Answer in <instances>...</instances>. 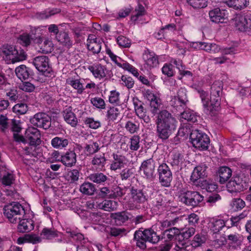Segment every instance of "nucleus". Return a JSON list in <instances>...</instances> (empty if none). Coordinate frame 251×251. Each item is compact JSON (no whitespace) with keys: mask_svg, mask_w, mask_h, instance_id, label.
I'll return each mask as SVG.
<instances>
[{"mask_svg":"<svg viewBox=\"0 0 251 251\" xmlns=\"http://www.w3.org/2000/svg\"><path fill=\"white\" fill-rule=\"evenodd\" d=\"M150 106L151 112L153 115L157 114L156 136L162 141L166 140L176 129L177 121L167 110H160L162 103L159 97L150 102Z\"/></svg>","mask_w":251,"mask_h":251,"instance_id":"f257e3e1","label":"nucleus"},{"mask_svg":"<svg viewBox=\"0 0 251 251\" xmlns=\"http://www.w3.org/2000/svg\"><path fill=\"white\" fill-rule=\"evenodd\" d=\"M25 214L24 207L17 201L10 202L3 207V214L11 223H16Z\"/></svg>","mask_w":251,"mask_h":251,"instance_id":"f03ea898","label":"nucleus"},{"mask_svg":"<svg viewBox=\"0 0 251 251\" xmlns=\"http://www.w3.org/2000/svg\"><path fill=\"white\" fill-rule=\"evenodd\" d=\"M13 137L15 141L24 144L28 143L31 145H38L41 142L40 131L33 127H29L26 129L25 137L18 133H14Z\"/></svg>","mask_w":251,"mask_h":251,"instance_id":"7ed1b4c3","label":"nucleus"},{"mask_svg":"<svg viewBox=\"0 0 251 251\" xmlns=\"http://www.w3.org/2000/svg\"><path fill=\"white\" fill-rule=\"evenodd\" d=\"M248 186L247 179L242 174L234 175L226 184L227 190L230 193L243 191Z\"/></svg>","mask_w":251,"mask_h":251,"instance_id":"20e7f679","label":"nucleus"},{"mask_svg":"<svg viewBox=\"0 0 251 251\" xmlns=\"http://www.w3.org/2000/svg\"><path fill=\"white\" fill-rule=\"evenodd\" d=\"M190 139L193 147L201 151L207 150L210 143L208 136L199 130H194L191 132Z\"/></svg>","mask_w":251,"mask_h":251,"instance_id":"39448f33","label":"nucleus"},{"mask_svg":"<svg viewBox=\"0 0 251 251\" xmlns=\"http://www.w3.org/2000/svg\"><path fill=\"white\" fill-rule=\"evenodd\" d=\"M223 84L221 81H215L211 85L210 90V101L212 108L218 112L220 109L221 97L223 95Z\"/></svg>","mask_w":251,"mask_h":251,"instance_id":"423d86ee","label":"nucleus"},{"mask_svg":"<svg viewBox=\"0 0 251 251\" xmlns=\"http://www.w3.org/2000/svg\"><path fill=\"white\" fill-rule=\"evenodd\" d=\"M130 193L132 202L129 206L130 209H140L145 208V203L148 199L143 190L132 187L130 189Z\"/></svg>","mask_w":251,"mask_h":251,"instance_id":"0eeeda50","label":"nucleus"},{"mask_svg":"<svg viewBox=\"0 0 251 251\" xmlns=\"http://www.w3.org/2000/svg\"><path fill=\"white\" fill-rule=\"evenodd\" d=\"M179 200L187 206L198 205L203 200V196L197 191H188L179 196Z\"/></svg>","mask_w":251,"mask_h":251,"instance_id":"6e6552de","label":"nucleus"},{"mask_svg":"<svg viewBox=\"0 0 251 251\" xmlns=\"http://www.w3.org/2000/svg\"><path fill=\"white\" fill-rule=\"evenodd\" d=\"M159 181L162 186L169 187L173 179L172 172L166 163H162L157 169Z\"/></svg>","mask_w":251,"mask_h":251,"instance_id":"1a4fd4ad","label":"nucleus"},{"mask_svg":"<svg viewBox=\"0 0 251 251\" xmlns=\"http://www.w3.org/2000/svg\"><path fill=\"white\" fill-rule=\"evenodd\" d=\"M31 123L38 127L45 129L49 128L51 126V117L44 112H38L30 118Z\"/></svg>","mask_w":251,"mask_h":251,"instance_id":"9d476101","label":"nucleus"},{"mask_svg":"<svg viewBox=\"0 0 251 251\" xmlns=\"http://www.w3.org/2000/svg\"><path fill=\"white\" fill-rule=\"evenodd\" d=\"M234 25L241 31H246L251 29V14L246 13L238 14L234 19Z\"/></svg>","mask_w":251,"mask_h":251,"instance_id":"9b49d317","label":"nucleus"},{"mask_svg":"<svg viewBox=\"0 0 251 251\" xmlns=\"http://www.w3.org/2000/svg\"><path fill=\"white\" fill-rule=\"evenodd\" d=\"M33 64L36 68L40 72H42L45 75H48L52 71L51 68L49 65V59L48 57L42 55L35 57L33 61Z\"/></svg>","mask_w":251,"mask_h":251,"instance_id":"f8f14e48","label":"nucleus"},{"mask_svg":"<svg viewBox=\"0 0 251 251\" xmlns=\"http://www.w3.org/2000/svg\"><path fill=\"white\" fill-rule=\"evenodd\" d=\"M176 226H177L165 229L161 234V238L168 242H171L177 238L180 239L181 231H183L184 228L182 226V224H177Z\"/></svg>","mask_w":251,"mask_h":251,"instance_id":"ddd939ff","label":"nucleus"},{"mask_svg":"<svg viewBox=\"0 0 251 251\" xmlns=\"http://www.w3.org/2000/svg\"><path fill=\"white\" fill-rule=\"evenodd\" d=\"M155 162L152 158H151L144 160L142 163L140 170L143 172L145 177L152 180L155 177Z\"/></svg>","mask_w":251,"mask_h":251,"instance_id":"4468645a","label":"nucleus"},{"mask_svg":"<svg viewBox=\"0 0 251 251\" xmlns=\"http://www.w3.org/2000/svg\"><path fill=\"white\" fill-rule=\"evenodd\" d=\"M211 21L215 23H225L228 21V12L225 9L216 8L209 12Z\"/></svg>","mask_w":251,"mask_h":251,"instance_id":"2eb2a0df","label":"nucleus"},{"mask_svg":"<svg viewBox=\"0 0 251 251\" xmlns=\"http://www.w3.org/2000/svg\"><path fill=\"white\" fill-rule=\"evenodd\" d=\"M198 92L202 103L204 112L206 114L212 116L215 115L216 114V111L212 108V104L213 103L210 101V100H209L207 97V93L202 89L198 90Z\"/></svg>","mask_w":251,"mask_h":251,"instance_id":"dca6fc26","label":"nucleus"},{"mask_svg":"<svg viewBox=\"0 0 251 251\" xmlns=\"http://www.w3.org/2000/svg\"><path fill=\"white\" fill-rule=\"evenodd\" d=\"M188 102L187 91L184 88H181L177 92V96L171 100V104L174 107L186 105Z\"/></svg>","mask_w":251,"mask_h":251,"instance_id":"f3484780","label":"nucleus"},{"mask_svg":"<svg viewBox=\"0 0 251 251\" xmlns=\"http://www.w3.org/2000/svg\"><path fill=\"white\" fill-rule=\"evenodd\" d=\"M113 157L114 160L110 166V168L111 170L116 171L118 169H121L127 165L128 160L125 156L113 153Z\"/></svg>","mask_w":251,"mask_h":251,"instance_id":"a211bd4d","label":"nucleus"},{"mask_svg":"<svg viewBox=\"0 0 251 251\" xmlns=\"http://www.w3.org/2000/svg\"><path fill=\"white\" fill-rule=\"evenodd\" d=\"M207 168L205 164H201L195 168L191 176V180L195 185L198 183L201 178L206 176Z\"/></svg>","mask_w":251,"mask_h":251,"instance_id":"6ab92c4d","label":"nucleus"},{"mask_svg":"<svg viewBox=\"0 0 251 251\" xmlns=\"http://www.w3.org/2000/svg\"><path fill=\"white\" fill-rule=\"evenodd\" d=\"M143 58L148 69L156 67L159 64L158 56L154 52L149 50L145 51L143 55Z\"/></svg>","mask_w":251,"mask_h":251,"instance_id":"aec40b11","label":"nucleus"},{"mask_svg":"<svg viewBox=\"0 0 251 251\" xmlns=\"http://www.w3.org/2000/svg\"><path fill=\"white\" fill-rule=\"evenodd\" d=\"M70 143V138L68 136H56L51 140V145L55 149H63Z\"/></svg>","mask_w":251,"mask_h":251,"instance_id":"412c9836","label":"nucleus"},{"mask_svg":"<svg viewBox=\"0 0 251 251\" xmlns=\"http://www.w3.org/2000/svg\"><path fill=\"white\" fill-rule=\"evenodd\" d=\"M88 69L96 78L100 79L106 76V68L100 64H95L89 66Z\"/></svg>","mask_w":251,"mask_h":251,"instance_id":"4be33fe9","label":"nucleus"},{"mask_svg":"<svg viewBox=\"0 0 251 251\" xmlns=\"http://www.w3.org/2000/svg\"><path fill=\"white\" fill-rule=\"evenodd\" d=\"M2 53L3 58L7 63H12L16 53H17V47L12 45H6L3 46Z\"/></svg>","mask_w":251,"mask_h":251,"instance_id":"5701e85b","label":"nucleus"},{"mask_svg":"<svg viewBox=\"0 0 251 251\" xmlns=\"http://www.w3.org/2000/svg\"><path fill=\"white\" fill-rule=\"evenodd\" d=\"M60 160L64 165L71 167L75 165L76 162V155L74 151H70L61 155Z\"/></svg>","mask_w":251,"mask_h":251,"instance_id":"b1692460","label":"nucleus"},{"mask_svg":"<svg viewBox=\"0 0 251 251\" xmlns=\"http://www.w3.org/2000/svg\"><path fill=\"white\" fill-rule=\"evenodd\" d=\"M15 72L17 76L22 81L27 79L32 75V72L30 68L24 65H21L16 67Z\"/></svg>","mask_w":251,"mask_h":251,"instance_id":"393cba45","label":"nucleus"},{"mask_svg":"<svg viewBox=\"0 0 251 251\" xmlns=\"http://www.w3.org/2000/svg\"><path fill=\"white\" fill-rule=\"evenodd\" d=\"M226 240L229 247L233 249H237L241 245L243 238L240 234L234 233L228 235Z\"/></svg>","mask_w":251,"mask_h":251,"instance_id":"a878e982","label":"nucleus"},{"mask_svg":"<svg viewBox=\"0 0 251 251\" xmlns=\"http://www.w3.org/2000/svg\"><path fill=\"white\" fill-rule=\"evenodd\" d=\"M232 174V171L228 167L224 166L220 167L218 170L220 183H226L231 177Z\"/></svg>","mask_w":251,"mask_h":251,"instance_id":"bb28decb","label":"nucleus"},{"mask_svg":"<svg viewBox=\"0 0 251 251\" xmlns=\"http://www.w3.org/2000/svg\"><path fill=\"white\" fill-rule=\"evenodd\" d=\"M18 226V231L22 233L28 232L34 228L33 221L30 219H20Z\"/></svg>","mask_w":251,"mask_h":251,"instance_id":"cd10ccee","label":"nucleus"},{"mask_svg":"<svg viewBox=\"0 0 251 251\" xmlns=\"http://www.w3.org/2000/svg\"><path fill=\"white\" fill-rule=\"evenodd\" d=\"M133 241L135 242L136 246L140 249H145L146 248V241L144 230H136L134 232Z\"/></svg>","mask_w":251,"mask_h":251,"instance_id":"c85d7f7f","label":"nucleus"},{"mask_svg":"<svg viewBox=\"0 0 251 251\" xmlns=\"http://www.w3.org/2000/svg\"><path fill=\"white\" fill-rule=\"evenodd\" d=\"M106 160L104 154H97L93 158L91 163L96 170L102 171L104 168Z\"/></svg>","mask_w":251,"mask_h":251,"instance_id":"c756f323","label":"nucleus"},{"mask_svg":"<svg viewBox=\"0 0 251 251\" xmlns=\"http://www.w3.org/2000/svg\"><path fill=\"white\" fill-rule=\"evenodd\" d=\"M151 204L154 210L161 211L166 206L165 201L161 194H157L152 198Z\"/></svg>","mask_w":251,"mask_h":251,"instance_id":"7c9ffc66","label":"nucleus"},{"mask_svg":"<svg viewBox=\"0 0 251 251\" xmlns=\"http://www.w3.org/2000/svg\"><path fill=\"white\" fill-rule=\"evenodd\" d=\"M111 218L114 220L115 223L117 225H121L128 219V213L125 211L112 213Z\"/></svg>","mask_w":251,"mask_h":251,"instance_id":"2f4dec72","label":"nucleus"},{"mask_svg":"<svg viewBox=\"0 0 251 251\" xmlns=\"http://www.w3.org/2000/svg\"><path fill=\"white\" fill-rule=\"evenodd\" d=\"M196 186L200 187L207 192H213L217 188V185L211 180H200Z\"/></svg>","mask_w":251,"mask_h":251,"instance_id":"473e14b6","label":"nucleus"},{"mask_svg":"<svg viewBox=\"0 0 251 251\" xmlns=\"http://www.w3.org/2000/svg\"><path fill=\"white\" fill-rule=\"evenodd\" d=\"M79 191L83 195L92 196L94 194L96 188L92 183L84 182L80 186Z\"/></svg>","mask_w":251,"mask_h":251,"instance_id":"72a5a7b5","label":"nucleus"},{"mask_svg":"<svg viewBox=\"0 0 251 251\" xmlns=\"http://www.w3.org/2000/svg\"><path fill=\"white\" fill-rule=\"evenodd\" d=\"M39 46L40 51L44 53H49L52 51L53 49V44L50 40L45 39L44 40L39 39Z\"/></svg>","mask_w":251,"mask_h":251,"instance_id":"f704fd0d","label":"nucleus"},{"mask_svg":"<svg viewBox=\"0 0 251 251\" xmlns=\"http://www.w3.org/2000/svg\"><path fill=\"white\" fill-rule=\"evenodd\" d=\"M57 40L62 45L67 48H70L73 45V42L70 40L67 33L60 31L56 36Z\"/></svg>","mask_w":251,"mask_h":251,"instance_id":"c9c22d12","label":"nucleus"},{"mask_svg":"<svg viewBox=\"0 0 251 251\" xmlns=\"http://www.w3.org/2000/svg\"><path fill=\"white\" fill-rule=\"evenodd\" d=\"M235 50L234 48H226L222 50V56L220 57H216L214 59L216 63L223 64L229 59V58L226 56L228 54H233L235 53Z\"/></svg>","mask_w":251,"mask_h":251,"instance_id":"e433bc0d","label":"nucleus"},{"mask_svg":"<svg viewBox=\"0 0 251 251\" xmlns=\"http://www.w3.org/2000/svg\"><path fill=\"white\" fill-rule=\"evenodd\" d=\"M146 241L152 244L157 243L160 239L159 236L151 228H147L144 230Z\"/></svg>","mask_w":251,"mask_h":251,"instance_id":"4c0bfd02","label":"nucleus"},{"mask_svg":"<svg viewBox=\"0 0 251 251\" xmlns=\"http://www.w3.org/2000/svg\"><path fill=\"white\" fill-rule=\"evenodd\" d=\"M249 2L247 0H228L226 1V4L229 7L235 10H241L246 7Z\"/></svg>","mask_w":251,"mask_h":251,"instance_id":"58836bf2","label":"nucleus"},{"mask_svg":"<svg viewBox=\"0 0 251 251\" xmlns=\"http://www.w3.org/2000/svg\"><path fill=\"white\" fill-rule=\"evenodd\" d=\"M183 156L178 151H173L170 155L168 163L172 166H178L183 162Z\"/></svg>","mask_w":251,"mask_h":251,"instance_id":"ea45409f","label":"nucleus"},{"mask_svg":"<svg viewBox=\"0 0 251 251\" xmlns=\"http://www.w3.org/2000/svg\"><path fill=\"white\" fill-rule=\"evenodd\" d=\"M89 179L98 184L103 185L108 179V177L102 173H95L89 176Z\"/></svg>","mask_w":251,"mask_h":251,"instance_id":"a19ab883","label":"nucleus"},{"mask_svg":"<svg viewBox=\"0 0 251 251\" xmlns=\"http://www.w3.org/2000/svg\"><path fill=\"white\" fill-rule=\"evenodd\" d=\"M133 103L136 114L139 118H143L146 113V109L143 106V103L137 98H133Z\"/></svg>","mask_w":251,"mask_h":251,"instance_id":"79ce46f5","label":"nucleus"},{"mask_svg":"<svg viewBox=\"0 0 251 251\" xmlns=\"http://www.w3.org/2000/svg\"><path fill=\"white\" fill-rule=\"evenodd\" d=\"M183 221V218L176 217L172 220H164L159 222L160 224V229L165 230L168 229L172 226L177 225V224H182Z\"/></svg>","mask_w":251,"mask_h":251,"instance_id":"37998d69","label":"nucleus"},{"mask_svg":"<svg viewBox=\"0 0 251 251\" xmlns=\"http://www.w3.org/2000/svg\"><path fill=\"white\" fill-rule=\"evenodd\" d=\"M117 205V202L111 200H104L99 204L100 208L107 211L116 210Z\"/></svg>","mask_w":251,"mask_h":251,"instance_id":"c03bdc74","label":"nucleus"},{"mask_svg":"<svg viewBox=\"0 0 251 251\" xmlns=\"http://www.w3.org/2000/svg\"><path fill=\"white\" fill-rule=\"evenodd\" d=\"M64 118L65 121L71 125L72 126L75 127L77 124V119L75 114L71 110L66 109L64 111Z\"/></svg>","mask_w":251,"mask_h":251,"instance_id":"a18cd8bd","label":"nucleus"},{"mask_svg":"<svg viewBox=\"0 0 251 251\" xmlns=\"http://www.w3.org/2000/svg\"><path fill=\"white\" fill-rule=\"evenodd\" d=\"M100 150L99 144L97 142H90L89 144H86L84 147V151L89 156L97 152Z\"/></svg>","mask_w":251,"mask_h":251,"instance_id":"49530a36","label":"nucleus"},{"mask_svg":"<svg viewBox=\"0 0 251 251\" xmlns=\"http://www.w3.org/2000/svg\"><path fill=\"white\" fill-rule=\"evenodd\" d=\"M181 118L188 122L194 123L198 121L199 117L193 111L187 109L181 113Z\"/></svg>","mask_w":251,"mask_h":251,"instance_id":"de8ad7c7","label":"nucleus"},{"mask_svg":"<svg viewBox=\"0 0 251 251\" xmlns=\"http://www.w3.org/2000/svg\"><path fill=\"white\" fill-rule=\"evenodd\" d=\"M67 83L75 89H76L78 94H82L85 90V88L83 87L82 83L80 82L79 79H68L67 80Z\"/></svg>","mask_w":251,"mask_h":251,"instance_id":"09e8293b","label":"nucleus"},{"mask_svg":"<svg viewBox=\"0 0 251 251\" xmlns=\"http://www.w3.org/2000/svg\"><path fill=\"white\" fill-rule=\"evenodd\" d=\"M121 110L119 107H111L107 112L106 117L109 121L116 120L120 114Z\"/></svg>","mask_w":251,"mask_h":251,"instance_id":"8fccbe9b","label":"nucleus"},{"mask_svg":"<svg viewBox=\"0 0 251 251\" xmlns=\"http://www.w3.org/2000/svg\"><path fill=\"white\" fill-rule=\"evenodd\" d=\"M139 123L138 122L128 121L126 122L125 127L131 134L137 133L139 130Z\"/></svg>","mask_w":251,"mask_h":251,"instance_id":"3c124183","label":"nucleus"},{"mask_svg":"<svg viewBox=\"0 0 251 251\" xmlns=\"http://www.w3.org/2000/svg\"><path fill=\"white\" fill-rule=\"evenodd\" d=\"M83 121L86 126L92 129H96L101 126V123L93 118L86 117Z\"/></svg>","mask_w":251,"mask_h":251,"instance_id":"603ef678","label":"nucleus"},{"mask_svg":"<svg viewBox=\"0 0 251 251\" xmlns=\"http://www.w3.org/2000/svg\"><path fill=\"white\" fill-rule=\"evenodd\" d=\"M225 226L226 223L223 220H216L211 223V230H212L214 233H217Z\"/></svg>","mask_w":251,"mask_h":251,"instance_id":"864d4df0","label":"nucleus"},{"mask_svg":"<svg viewBox=\"0 0 251 251\" xmlns=\"http://www.w3.org/2000/svg\"><path fill=\"white\" fill-rule=\"evenodd\" d=\"M41 236L46 239H51L58 236V232L54 229L44 228L41 233Z\"/></svg>","mask_w":251,"mask_h":251,"instance_id":"5fc2aeb1","label":"nucleus"},{"mask_svg":"<svg viewBox=\"0 0 251 251\" xmlns=\"http://www.w3.org/2000/svg\"><path fill=\"white\" fill-rule=\"evenodd\" d=\"M180 218H183V221L182 223V226L184 223L187 220L189 224L193 226H195L198 224L199 221V217L196 214L193 213L188 215V217L186 218L184 216L180 217Z\"/></svg>","mask_w":251,"mask_h":251,"instance_id":"6e6d98bb","label":"nucleus"},{"mask_svg":"<svg viewBox=\"0 0 251 251\" xmlns=\"http://www.w3.org/2000/svg\"><path fill=\"white\" fill-rule=\"evenodd\" d=\"M189 5L195 9L203 8L207 6L208 0H187Z\"/></svg>","mask_w":251,"mask_h":251,"instance_id":"4d7b16f0","label":"nucleus"},{"mask_svg":"<svg viewBox=\"0 0 251 251\" xmlns=\"http://www.w3.org/2000/svg\"><path fill=\"white\" fill-rule=\"evenodd\" d=\"M17 53H16L13 57L12 63L22 61L26 59L27 54L23 49L17 47Z\"/></svg>","mask_w":251,"mask_h":251,"instance_id":"13d9d810","label":"nucleus"},{"mask_svg":"<svg viewBox=\"0 0 251 251\" xmlns=\"http://www.w3.org/2000/svg\"><path fill=\"white\" fill-rule=\"evenodd\" d=\"M101 43L100 40L97 41H93V42H90V43L87 44V49L92 51L95 54L99 53L101 50Z\"/></svg>","mask_w":251,"mask_h":251,"instance_id":"bf43d9fd","label":"nucleus"},{"mask_svg":"<svg viewBox=\"0 0 251 251\" xmlns=\"http://www.w3.org/2000/svg\"><path fill=\"white\" fill-rule=\"evenodd\" d=\"M27 110L28 106L26 104L23 102L18 103L13 107V112L20 115L25 114Z\"/></svg>","mask_w":251,"mask_h":251,"instance_id":"052dcab7","label":"nucleus"},{"mask_svg":"<svg viewBox=\"0 0 251 251\" xmlns=\"http://www.w3.org/2000/svg\"><path fill=\"white\" fill-rule=\"evenodd\" d=\"M126 194V191L119 186H116L111 189L110 199H115L122 197Z\"/></svg>","mask_w":251,"mask_h":251,"instance_id":"680f3d73","label":"nucleus"},{"mask_svg":"<svg viewBox=\"0 0 251 251\" xmlns=\"http://www.w3.org/2000/svg\"><path fill=\"white\" fill-rule=\"evenodd\" d=\"M205 241V237L204 236L200 234H197L195 236L194 239L190 244L192 247V249L198 247L204 243Z\"/></svg>","mask_w":251,"mask_h":251,"instance_id":"e2e57ef3","label":"nucleus"},{"mask_svg":"<svg viewBox=\"0 0 251 251\" xmlns=\"http://www.w3.org/2000/svg\"><path fill=\"white\" fill-rule=\"evenodd\" d=\"M31 39L32 38L30 35L24 33L19 36L18 38V41L20 44L26 47L30 44Z\"/></svg>","mask_w":251,"mask_h":251,"instance_id":"0e129e2a","label":"nucleus"},{"mask_svg":"<svg viewBox=\"0 0 251 251\" xmlns=\"http://www.w3.org/2000/svg\"><path fill=\"white\" fill-rule=\"evenodd\" d=\"M140 137L134 135L130 139L129 148L132 151H137L140 148Z\"/></svg>","mask_w":251,"mask_h":251,"instance_id":"69168bd1","label":"nucleus"},{"mask_svg":"<svg viewBox=\"0 0 251 251\" xmlns=\"http://www.w3.org/2000/svg\"><path fill=\"white\" fill-rule=\"evenodd\" d=\"M24 150L25 154L35 157L38 155L39 148H37L36 145H31L29 144V146L25 147Z\"/></svg>","mask_w":251,"mask_h":251,"instance_id":"338daca9","label":"nucleus"},{"mask_svg":"<svg viewBox=\"0 0 251 251\" xmlns=\"http://www.w3.org/2000/svg\"><path fill=\"white\" fill-rule=\"evenodd\" d=\"M14 180L13 175L10 173L5 172L2 175L1 182L6 186L10 185Z\"/></svg>","mask_w":251,"mask_h":251,"instance_id":"774afa93","label":"nucleus"}]
</instances>
